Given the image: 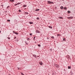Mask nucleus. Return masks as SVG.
Masks as SVG:
<instances>
[{"label": "nucleus", "instance_id": "nucleus-36", "mask_svg": "<svg viewBox=\"0 0 75 75\" xmlns=\"http://www.w3.org/2000/svg\"><path fill=\"white\" fill-rule=\"evenodd\" d=\"M13 32V33H16V32H15V31H14Z\"/></svg>", "mask_w": 75, "mask_h": 75}, {"label": "nucleus", "instance_id": "nucleus-5", "mask_svg": "<svg viewBox=\"0 0 75 75\" xmlns=\"http://www.w3.org/2000/svg\"><path fill=\"white\" fill-rule=\"evenodd\" d=\"M36 33H40V32L38 30H36Z\"/></svg>", "mask_w": 75, "mask_h": 75}, {"label": "nucleus", "instance_id": "nucleus-17", "mask_svg": "<svg viewBox=\"0 0 75 75\" xmlns=\"http://www.w3.org/2000/svg\"><path fill=\"white\" fill-rule=\"evenodd\" d=\"M25 13L26 14H28V13L27 12H25Z\"/></svg>", "mask_w": 75, "mask_h": 75}, {"label": "nucleus", "instance_id": "nucleus-30", "mask_svg": "<svg viewBox=\"0 0 75 75\" xmlns=\"http://www.w3.org/2000/svg\"><path fill=\"white\" fill-rule=\"evenodd\" d=\"M20 4V3H18L17 4V5H18V4Z\"/></svg>", "mask_w": 75, "mask_h": 75}, {"label": "nucleus", "instance_id": "nucleus-23", "mask_svg": "<svg viewBox=\"0 0 75 75\" xmlns=\"http://www.w3.org/2000/svg\"><path fill=\"white\" fill-rule=\"evenodd\" d=\"M18 11H19V12H21V10H18Z\"/></svg>", "mask_w": 75, "mask_h": 75}, {"label": "nucleus", "instance_id": "nucleus-39", "mask_svg": "<svg viewBox=\"0 0 75 75\" xmlns=\"http://www.w3.org/2000/svg\"><path fill=\"white\" fill-rule=\"evenodd\" d=\"M24 7H25V6H24Z\"/></svg>", "mask_w": 75, "mask_h": 75}, {"label": "nucleus", "instance_id": "nucleus-16", "mask_svg": "<svg viewBox=\"0 0 75 75\" xmlns=\"http://www.w3.org/2000/svg\"><path fill=\"white\" fill-rule=\"evenodd\" d=\"M21 74L22 75H24V74H23L22 73H21Z\"/></svg>", "mask_w": 75, "mask_h": 75}, {"label": "nucleus", "instance_id": "nucleus-11", "mask_svg": "<svg viewBox=\"0 0 75 75\" xmlns=\"http://www.w3.org/2000/svg\"><path fill=\"white\" fill-rule=\"evenodd\" d=\"M59 18H60L61 19H62V18L61 17H59Z\"/></svg>", "mask_w": 75, "mask_h": 75}, {"label": "nucleus", "instance_id": "nucleus-9", "mask_svg": "<svg viewBox=\"0 0 75 75\" xmlns=\"http://www.w3.org/2000/svg\"><path fill=\"white\" fill-rule=\"evenodd\" d=\"M63 41H66V40L65 38L63 39Z\"/></svg>", "mask_w": 75, "mask_h": 75}, {"label": "nucleus", "instance_id": "nucleus-19", "mask_svg": "<svg viewBox=\"0 0 75 75\" xmlns=\"http://www.w3.org/2000/svg\"><path fill=\"white\" fill-rule=\"evenodd\" d=\"M38 45V47H41V45Z\"/></svg>", "mask_w": 75, "mask_h": 75}, {"label": "nucleus", "instance_id": "nucleus-8", "mask_svg": "<svg viewBox=\"0 0 75 75\" xmlns=\"http://www.w3.org/2000/svg\"><path fill=\"white\" fill-rule=\"evenodd\" d=\"M14 33L16 34V35H18V33L17 32Z\"/></svg>", "mask_w": 75, "mask_h": 75}, {"label": "nucleus", "instance_id": "nucleus-3", "mask_svg": "<svg viewBox=\"0 0 75 75\" xmlns=\"http://www.w3.org/2000/svg\"><path fill=\"white\" fill-rule=\"evenodd\" d=\"M39 64L40 65H43V63H42V62H39Z\"/></svg>", "mask_w": 75, "mask_h": 75}, {"label": "nucleus", "instance_id": "nucleus-4", "mask_svg": "<svg viewBox=\"0 0 75 75\" xmlns=\"http://www.w3.org/2000/svg\"><path fill=\"white\" fill-rule=\"evenodd\" d=\"M67 18L68 19H72L73 18V17H68Z\"/></svg>", "mask_w": 75, "mask_h": 75}, {"label": "nucleus", "instance_id": "nucleus-13", "mask_svg": "<svg viewBox=\"0 0 75 75\" xmlns=\"http://www.w3.org/2000/svg\"><path fill=\"white\" fill-rule=\"evenodd\" d=\"M16 41L17 42L18 41V39H16Z\"/></svg>", "mask_w": 75, "mask_h": 75}, {"label": "nucleus", "instance_id": "nucleus-1", "mask_svg": "<svg viewBox=\"0 0 75 75\" xmlns=\"http://www.w3.org/2000/svg\"><path fill=\"white\" fill-rule=\"evenodd\" d=\"M48 4H54V3L52 2H51L50 1H47Z\"/></svg>", "mask_w": 75, "mask_h": 75}, {"label": "nucleus", "instance_id": "nucleus-28", "mask_svg": "<svg viewBox=\"0 0 75 75\" xmlns=\"http://www.w3.org/2000/svg\"><path fill=\"white\" fill-rule=\"evenodd\" d=\"M37 19H38V20H39V19H40V18H37Z\"/></svg>", "mask_w": 75, "mask_h": 75}, {"label": "nucleus", "instance_id": "nucleus-35", "mask_svg": "<svg viewBox=\"0 0 75 75\" xmlns=\"http://www.w3.org/2000/svg\"><path fill=\"white\" fill-rule=\"evenodd\" d=\"M35 38V37H34V39Z\"/></svg>", "mask_w": 75, "mask_h": 75}, {"label": "nucleus", "instance_id": "nucleus-31", "mask_svg": "<svg viewBox=\"0 0 75 75\" xmlns=\"http://www.w3.org/2000/svg\"><path fill=\"white\" fill-rule=\"evenodd\" d=\"M17 5H18L17 4H15L14 6H17Z\"/></svg>", "mask_w": 75, "mask_h": 75}, {"label": "nucleus", "instance_id": "nucleus-6", "mask_svg": "<svg viewBox=\"0 0 75 75\" xmlns=\"http://www.w3.org/2000/svg\"><path fill=\"white\" fill-rule=\"evenodd\" d=\"M10 1L11 2H14V0H10Z\"/></svg>", "mask_w": 75, "mask_h": 75}, {"label": "nucleus", "instance_id": "nucleus-37", "mask_svg": "<svg viewBox=\"0 0 75 75\" xmlns=\"http://www.w3.org/2000/svg\"><path fill=\"white\" fill-rule=\"evenodd\" d=\"M62 1H64V0H62Z\"/></svg>", "mask_w": 75, "mask_h": 75}, {"label": "nucleus", "instance_id": "nucleus-14", "mask_svg": "<svg viewBox=\"0 0 75 75\" xmlns=\"http://www.w3.org/2000/svg\"><path fill=\"white\" fill-rule=\"evenodd\" d=\"M68 69H71V67H70L69 66L68 67Z\"/></svg>", "mask_w": 75, "mask_h": 75}, {"label": "nucleus", "instance_id": "nucleus-12", "mask_svg": "<svg viewBox=\"0 0 75 75\" xmlns=\"http://www.w3.org/2000/svg\"><path fill=\"white\" fill-rule=\"evenodd\" d=\"M49 28H52V27L51 26H49Z\"/></svg>", "mask_w": 75, "mask_h": 75}, {"label": "nucleus", "instance_id": "nucleus-27", "mask_svg": "<svg viewBox=\"0 0 75 75\" xmlns=\"http://www.w3.org/2000/svg\"><path fill=\"white\" fill-rule=\"evenodd\" d=\"M9 7H10L9 6H8L7 7V8H9Z\"/></svg>", "mask_w": 75, "mask_h": 75}, {"label": "nucleus", "instance_id": "nucleus-38", "mask_svg": "<svg viewBox=\"0 0 75 75\" xmlns=\"http://www.w3.org/2000/svg\"><path fill=\"white\" fill-rule=\"evenodd\" d=\"M1 33V31H0V33Z\"/></svg>", "mask_w": 75, "mask_h": 75}, {"label": "nucleus", "instance_id": "nucleus-32", "mask_svg": "<svg viewBox=\"0 0 75 75\" xmlns=\"http://www.w3.org/2000/svg\"><path fill=\"white\" fill-rule=\"evenodd\" d=\"M57 35H58V36H59V35H60L58 34Z\"/></svg>", "mask_w": 75, "mask_h": 75}, {"label": "nucleus", "instance_id": "nucleus-22", "mask_svg": "<svg viewBox=\"0 0 75 75\" xmlns=\"http://www.w3.org/2000/svg\"><path fill=\"white\" fill-rule=\"evenodd\" d=\"M29 40H30V38H27V40H28V41Z\"/></svg>", "mask_w": 75, "mask_h": 75}, {"label": "nucleus", "instance_id": "nucleus-34", "mask_svg": "<svg viewBox=\"0 0 75 75\" xmlns=\"http://www.w3.org/2000/svg\"><path fill=\"white\" fill-rule=\"evenodd\" d=\"M33 56H34V57H35V55H33Z\"/></svg>", "mask_w": 75, "mask_h": 75}, {"label": "nucleus", "instance_id": "nucleus-20", "mask_svg": "<svg viewBox=\"0 0 75 75\" xmlns=\"http://www.w3.org/2000/svg\"><path fill=\"white\" fill-rule=\"evenodd\" d=\"M64 9L65 10H67V8L66 7L64 8Z\"/></svg>", "mask_w": 75, "mask_h": 75}, {"label": "nucleus", "instance_id": "nucleus-15", "mask_svg": "<svg viewBox=\"0 0 75 75\" xmlns=\"http://www.w3.org/2000/svg\"><path fill=\"white\" fill-rule=\"evenodd\" d=\"M70 11H67V12L68 13H70Z\"/></svg>", "mask_w": 75, "mask_h": 75}, {"label": "nucleus", "instance_id": "nucleus-10", "mask_svg": "<svg viewBox=\"0 0 75 75\" xmlns=\"http://www.w3.org/2000/svg\"><path fill=\"white\" fill-rule=\"evenodd\" d=\"M63 6H61L60 7V8L61 9H63Z\"/></svg>", "mask_w": 75, "mask_h": 75}, {"label": "nucleus", "instance_id": "nucleus-26", "mask_svg": "<svg viewBox=\"0 0 75 75\" xmlns=\"http://www.w3.org/2000/svg\"><path fill=\"white\" fill-rule=\"evenodd\" d=\"M47 40H49L50 39V38L48 37H47Z\"/></svg>", "mask_w": 75, "mask_h": 75}, {"label": "nucleus", "instance_id": "nucleus-24", "mask_svg": "<svg viewBox=\"0 0 75 75\" xmlns=\"http://www.w3.org/2000/svg\"><path fill=\"white\" fill-rule=\"evenodd\" d=\"M14 39H16V37H14Z\"/></svg>", "mask_w": 75, "mask_h": 75}, {"label": "nucleus", "instance_id": "nucleus-29", "mask_svg": "<svg viewBox=\"0 0 75 75\" xmlns=\"http://www.w3.org/2000/svg\"><path fill=\"white\" fill-rule=\"evenodd\" d=\"M8 38V40H10V38Z\"/></svg>", "mask_w": 75, "mask_h": 75}, {"label": "nucleus", "instance_id": "nucleus-33", "mask_svg": "<svg viewBox=\"0 0 75 75\" xmlns=\"http://www.w3.org/2000/svg\"><path fill=\"white\" fill-rule=\"evenodd\" d=\"M30 35H32V34H30Z\"/></svg>", "mask_w": 75, "mask_h": 75}, {"label": "nucleus", "instance_id": "nucleus-2", "mask_svg": "<svg viewBox=\"0 0 75 75\" xmlns=\"http://www.w3.org/2000/svg\"><path fill=\"white\" fill-rule=\"evenodd\" d=\"M55 67H56V68H58L59 67V66L58 65L56 64L55 65Z\"/></svg>", "mask_w": 75, "mask_h": 75}, {"label": "nucleus", "instance_id": "nucleus-18", "mask_svg": "<svg viewBox=\"0 0 75 75\" xmlns=\"http://www.w3.org/2000/svg\"><path fill=\"white\" fill-rule=\"evenodd\" d=\"M51 38H52V39L54 38L53 36H52V37H51Z\"/></svg>", "mask_w": 75, "mask_h": 75}, {"label": "nucleus", "instance_id": "nucleus-25", "mask_svg": "<svg viewBox=\"0 0 75 75\" xmlns=\"http://www.w3.org/2000/svg\"><path fill=\"white\" fill-rule=\"evenodd\" d=\"M39 10H39V9H37L36 10V11H39Z\"/></svg>", "mask_w": 75, "mask_h": 75}, {"label": "nucleus", "instance_id": "nucleus-7", "mask_svg": "<svg viewBox=\"0 0 75 75\" xmlns=\"http://www.w3.org/2000/svg\"><path fill=\"white\" fill-rule=\"evenodd\" d=\"M29 23H30V24H33V22H29Z\"/></svg>", "mask_w": 75, "mask_h": 75}, {"label": "nucleus", "instance_id": "nucleus-21", "mask_svg": "<svg viewBox=\"0 0 75 75\" xmlns=\"http://www.w3.org/2000/svg\"><path fill=\"white\" fill-rule=\"evenodd\" d=\"M7 21H9V22H10V20H7Z\"/></svg>", "mask_w": 75, "mask_h": 75}]
</instances>
